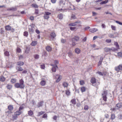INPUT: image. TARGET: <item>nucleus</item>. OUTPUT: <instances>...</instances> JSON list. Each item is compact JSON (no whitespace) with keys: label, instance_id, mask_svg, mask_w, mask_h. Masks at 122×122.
I'll use <instances>...</instances> for the list:
<instances>
[{"label":"nucleus","instance_id":"obj_1","mask_svg":"<svg viewBox=\"0 0 122 122\" xmlns=\"http://www.w3.org/2000/svg\"><path fill=\"white\" fill-rule=\"evenodd\" d=\"M24 83L22 79H21L20 80V82L15 83V87L17 88H23L24 87Z\"/></svg>","mask_w":122,"mask_h":122},{"label":"nucleus","instance_id":"obj_2","mask_svg":"<svg viewBox=\"0 0 122 122\" xmlns=\"http://www.w3.org/2000/svg\"><path fill=\"white\" fill-rule=\"evenodd\" d=\"M91 82L92 83L93 86L97 87L100 84L98 81H96V79L94 77L92 78L91 80Z\"/></svg>","mask_w":122,"mask_h":122},{"label":"nucleus","instance_id":"obj_3","mask_svg":"<svg viewBox=\"0 0 122 122\" xmlns=\"http://www.w3.org/2000/svg\"><path fill=\"white\" fill-rule=\"evenodd\" d=\"M79 38L78 36H76L72 39V44L73 46H75L76 44L75 41H79Z\"/></svg>","mask_w":122,"mask_h":122},{"label":"nucleus","instance_id":"obj_4","mask_svg":"<svg viewBox=\"0 0 122 122\" xmlns=\"http://www.w3.org/2000/svg\"><path fill=\"white\" fill-rule=\"evenodd\" d=\"M51 14V13L48 12H46L44 14V17L46 19H48L49 18V15Z\"/></svg>","mask_w":122,"mask_h":122},{"label":"nucleus","instance_id":"obj_5","mask_svg":"<svg viewBox=\"0 0 122 122\" xmlns=\"http://www.w3.org/2000/svg\"><path fill=\"white\" fill-rule=\"evenodd\" d=\"M107 94V91H104L102 92V95L103 98V100L105 101H107V98L106 97V95Z\"/></svg>","mask_w":122,"mask_h":122},{"label":"nucleus","instance_id":"obj_6","mask_svg":"<svg viewBox=\"0 0 122 122\" xmlns=\"http://www.w3.org/2000/svg\"><path fill=\"white\" fill-rule=\"evenodd\" d=\"M115 70L117 72L119 71H120L122 70V65H120L118 66L115 67Z\"/></svg>","mask_w":122,"mask_h":122},{"label":"nucleus","instance_id":"obj_7","mask_svg":"<svg viewBox=\"0 0 122 122\" xmlns=\"http://www.w3.org/2000/svg\"><path fill=\"white\" fill-rule=\"evenodd\" d=\"M56 35L54 32H52L51 33L50 38L51 40H53L56 37Z\"/></svg>","mask_w":122,"mask_h":122},{"label":"nucleus","instance_id":"obj_8","mask_svg":"<svg viewBox=\"0 0 122 122\" xmlns=\"http://www.w3.org/2000/svg\"><path fill=\"white\" fill-rule=\"evenodd\" d=\"M122 107V103H120L117 104L115 107L116 109H118Z\"/></svg>","mask_w":122,"mask_h":122},{"label":"nucleus","instance_id":"obj_9","mask_svg":"<svg viewBox=\"0 0 122 122\" xmlns=\"http://www.w3.org/2000/svg\"><path fill=\"white\" fill-rule=\"evenodd\" d=\"M114 48L113 47H112L111 48L106 47L104 49V51L106 52H108L111 50H114Z\"/></svg>","mask_w":122,"mask_h":122},{"label":"nucleus","instance_id":"obj_10","mask_svg":"<svg viewBox=\"0 0 122 122\" xmlns=\"http://www.w3.org/2000/svg\"><path fill=\"white\" fill-rule=\"evenodd\" d=\"M81 21H78L75 22L74 23H71L69 24V25L72 26H75L77 25V24H80Z\"/></svg>","mask_w":122,"mask_h":122},{"label":"nucleus","instance_id":"obj_11","mask_svg":"<svg viewBox=\"0 0 122 122\" xmlns=\"http://www.w3.org/2000/svg\"><path fill=\"white\" fill-rule=\"evenodd\" d=\"M17 10V8L15 6V7H12L10 8L7 9V10L8 11H16Z\"/></svg>","mask_w":122,"mask_h":122},{"label":"nucleus","instance_id":"obj_12","mask_svg":"<svg viewBox=\"0 0 122 122\" xmlns=\"http://www.w3.org/2000/svg\"><path fill=\"white\" fill-rule=\"evenodd\" d=\"M51 66H53V67L52 68V71L54 72H56V68H58L57 65H52Z\"/></svg>","mask_w":122,"mask_h":122},{"label":"nucleus","instance_id":"obj_13","mask_svg":"<svg viewBox=\"0 0 122 122\" xmlns=\"http://www.w3.org/2000/svg\"><path fill=\"white\" fill-rule=\"evenodd\" d=\"M43 103V101H41L39 102L38 103V104L37 105V106L38 108L42 107Z\"/></svg>","mask_w":122,"mask_h":122},{"label":"nucleus","instance_id":"obj_14","mask_svg":"<svg viewBox=\"0 0 122 122\" xmlns=\"http://www.w3.org/2000/svg\"><path fill=\"white\" fill-rule=\"evenodd\" d=\"M68 56L71 58H72L73 55L72 52L70 51L68 52Z\"/></svg>","mask_w":122,"mask_h":122},{"label":"nucleus","instance_id":"obj_15","mask_svg":"<svg viewBox=\"0 0 122 122\" xmlns=\"http://www.w3.org/2000/svg\"><path fill=\"white\" fill-rule=\"evenodd\" d=\"M5 28V30H11L12 29L11 27L9 25L6 26Z\"/></svg>","mask_w":122,"mask_h":122},{"label":"nucleus","instance_id":"obj_16","mask_svg":"<svg viewBox=\"0 0 122 122\" xmlns=\"http://www.w3.org/2000/svg\"><path fill=\"white\" fill-rule=\"evenodd\" d=\"M97 29L96 28H92L89 30L92 33H94L97 30Z\"/></svg>","mask_w":122,"mask_h":122},{"label":"nucleus","instance_id":"obj_17","mask_svg":"<svg viewBox=\"0 0 122 122\" xmlns=\"http://www.w3.org/2000/svg\"><path fill=\"white\" fill-rule=\"evenodd\" d=\"M16 69L18 71H22L23 70L22 68L19 66L17 67Z\"/></svg>","mask_w":122,"mask_h":122},{"label":"nucleus","instance_id":"obj_18","mask_svg":"<svg viewBox=\"0 0 122 122\" xmlns=\"http://www.w3.org/2000/svg\"><path fill=\"white\" fill-rule=\"evenodd\" d=\"M75 51L76 53L77 54H79L80 53L81 50L79 49L78 48H76L75 50Z\"/></svg>","mask_w":122,"mask_h":122},{"label":"nucleus","instance_id":"obj_19","mask_svg":"<svg viewBox=\"0 0 122 122\" xmlns=\"http://www.w3.org/2000/svg\"><path fill=\"white\" fill-rule=\"evenodd\" d=\"M46 50L48 51H51L52 50L51 48L49 46H47L46 47Z\"/></svg>","mask_w":122,"mask_h":122},{"label":"nucleus","instance_id":"obj_20","mask_svg":"<svg viewBox=\"0 0 122 122\" xmlns=\"http://www.w3.org/2000/svg\"><path fill=\"white\" fill-rule=\"evenodd\" d=\"M58 76V78L56 81V82H58L60 81V80L61 79V76H59V75H56V76Z\"/></svg>","mask_w":122,"mask_h":122},{"label":"nucleus","instance_id":"obj_21","mask_svg":"<svg viewBox=\"0 0 122 122\" xmlns=\"http://www.w3.org/2000/svg\"><path fill=\"white\" fill-rule=\"evenodd\" d=\"M37 44V41H33L31 44V45L33 46H35Z\"/></svg>","mask_w":122,"mask_h":122},{"label":"nucleus","instance_id":"obj_22","mask_svg":"<svg viewBox=\"0 0 122 122\" xmlns=\"http://www.w3.org/2000/svg\"><path fill=\"white\" fill-rule=\"evenodd\" d=\"M24 64V63L22 62L19 61L17 63V65H18L22 66Z\"/></svg>","mask_w":122,"mask_h":122},{"label":"nucleus","instance_id":"obj_23","mask_svg":"<svg viewBox=\"0 0 122 122\" xmlns=\"http://www.w3.org/2000/svg\"><path fill=\"white\" fill-rule=\"evenodd\" d=\"M46 83V81L44 80H42L41 82V85L42 86L45 85Z\"/></svg>","mask_w":122,"mask_h":122},{"label":"nucleus","instance_id":"obj_24","mask_svg":"<svg viewBox=\"0 0 122 122\" xmlns=\"http://www.w3.org/2000/svg\"><path fill=\"white\" fill-rule=\"evenodd\" d=\"M21 112L19 110V111H17L15 112V114L16 115H19L21 114Z\"/></svg>","mask_w":122,"mask_h":122},{"label":"nucleus","instance_id":"obj_25","mask_svg":"<svg viewBox=\"0 0 122 122\" xmlns=\"http://www.w3.org/2000/svg\"><path fill=\"white\" fill-rule=\"evenodd\" d=\"M31 6L32 7L35 8H38V6L36 4H33L31 5Z\"/></svg>","mask_w":122,"mask_h":122},{"label":"nucleus","instance_id":"obj_26","mask_svg":"<svg viewBox=\"0 0 122 122\" xmlns=\"http://www.w3.org/2000/svg\"><path fill=\"white\" fill-rule=\"evenodd\" d=\"M4 54L5 56H8L10 55L9 52L7 51H5L4 52Z\"/></svg>","mask_w":122,"mask_h":122},{"label":"nucleus","instance_id":"obj_27","mask_svg":"<svg viewBox=\"0 0 122 122\" xmlns=\"http://www.w3.org/2000/svg\"><path fill=\"white\" fill-rule=\"evenodd\" d=\"M108 1V0H106L105 1H102V2H101L100 3V5H102V4H105L107 3Z\"/></svg>","mask_w":122,"mask_h":122},{"label":"nucleus","instance_id":"obj_28","mask_svg":"<svg viewBox=\"0 0 122 122\" xmlns=\"http://www.w3.org/2000/svg\"><path fill=\"white\" fill-rule=\"evenodd\" d=\"M8 108L9 110L11 111L13 109V107L12 106L10 105L8 106Z\"/></svg>","mask_w":122,"mask_h":122},{"label":"nucleus","instance_id":"obj_29","mask_svg":"<svg viewBox=\"0 0 122 122\" xmlns=\"http://www.w3.org/2000/svg\"><path fill=\"white\" fill-rule=\"evenodd\" d=\"M5 80V78L3 76H1L0 78V81H4Z\"/></svg>","mask_w":122,"mask_h":122},{"label":"nucleus","instance_id":"obj_30","mask_svg":"<svg viewBox=\"0 0 122 122\" xmlns=\"http://www.w3.org/2000/svg\"><path fill=\"white\" fill-rule=\"evenodd\" d=\"M115 115L114 114H112L111 115V119L112 120H113L115 118Z\"/></svg>","mask_w":122,"mask_h":122},{"label":"nucleus","instance_id":"obj_31","mask_svg":"<svg viewBox=\"0 0 122 122\" xmlns=\"http://www.w3.org/2000/svg\"><path fill=\"white\" fill-rule=\"evenodd\" d=\"M28 115L30 116H32L33 114V112L32 111L30 110L28 111Z\"/></svg>","mask_w":122,"mask_h":122},{"label":"nucleus","instance_id":"obj_32","mask_svg":"<svg viewBox=\"0 0 122 122\" xmlns=\"http://www.w3.org/2000/svg\"><path fill=\"white\" fill-rule=\"evenodd\" d=\"M30 50V48L29 47H26V50L25 51V52L28 53L29 52Z\"/></svg>","mask_w":122,"mask_h":122},{"label":"nucleus","instance_id":"obj_33","mask_svg":"<svg viewBox=\"0 0 122 122\" xmlns=\"http://www.w3.org/2000/svg\"><path fill=\"white\" fill-rule=\"evenodd\" d=\"M63 85L64 87H67L68 86V84L66 82H63Z\"/></svg>","mask_w":122,"mask_h":122},{"label":"nucleus","instance_id":"obj_34","mask_svg":"<svg viewBox=\"0 0 122 122\" xmlns=\"http://www.w3.org/2000/svg\"><path fill=\"white\" fill-rule=\"evenodd\" d=\"M86 91V88L85 87H83L81 88V91L82 92H85Z\"/></svg>","mask_w":122,"mask_h":122},{"label":"nucleus","instance_id":"obj_35","mask_svg":"<svg viewBox=\"0 0 122 122\" xmlns=\"http://www.w3.org/2000/svg\"><path fill=\"white\" fill-rule=\"evenodd\" d=\"M58 17L59 19H61L63 17V15L62 14H60L58 15Z\"/></svg>","mask_w":122,"mask_h":122},{"label":"nucleus","instance_id":"obj_36","mask_svg":"<svg viewBox=\"0 0 122 122\" xmlns=\"http://www.w3.org/2000/svg\"><path fill=\"white\" fill-rule=\"evenodd\" d=\"M29 30L30 32V33H32L34 31V30L32 28H29Z\"/></svg>","mask_w":122,"mask_h":122},{"label":"nucleus","instance_id":"obj_37","mask_svg":"<svg viewBox=\"0 0 122 122\" xmlns=\"http://www.w3.org/2000/svg\"><path fill=\"white\" fill-rule=\"evenodd\" d=\"M71 102L73 104H76V99H72L71 100Z\"/></svg>","mask_w":122,"mask_h":122},{"label":"nucleus","instance_id":"obj_38","mask_svg":"<svg viewBox=\"0 0 122 122\" xmlns=\"http://www.w3.org/2000/svg\"><path fill=\"white\" fill-rule=\"evenodd\" d=\"M114 45L116 46L117 48H119V45L117 42H114Z\"/></svg>","mask_w":122,"mask_h":122},{"label":"nucleus","instance_id":"obj_39","mask_svg":"<svg viewBox=\"0 0 122 122\" xmlns=\"http://www.w3.org/2000/svg\"><path fill=\"white\" fill-rule=\"evenodd\" d=\"M96 73L100 75H102V76H103L104 75V73L103 72H100L98 71H97Z\"/></svg>","mask_w":122,"mask_h":122},{"label":"nucleus","instance_id":"obj_40","mask_svg":"<svg viewBox=\"0 0 122 122\" xmlns=\"http://www.w3.org/2000/svg\"><path fill=\"white\" fill-rule=\"evenodd\" d=\"M39 56L38 54H36L34 55V58L36 59H38L39 58Z\"/></svg>","mask_w":122,"mask_h":122},{"label":"nucleus","instance_id":"obj_41","mask_svg":"<svg viewBox=\"0 0 122 122\" xmlns=\"http://www.w3.org/2000/svg\"><path fill=\"white\" fill-rule=\"evenodd\" d=\"M6 87L7 89H10L12 88V86L11 85H10L9 84H8L7 85Z\"/></svg>","mask_w":122,"mask_h":122},{"label":"nucleus","instance_id":"obj_42","mask_svg":"<svg viewBox=\"0 0 122 122\" xmlns=\"http://www.w3.org/2000/svg\"><path fill=\"white\" fill-rule=\"evenodd\" d=\"M111 27L112 30H116V27L115 26H113L112 25H111Z\"/></svg>","mask_w":122,"mask_h":122},{"label":"nucleus","instance_id":"obj_43","mask_svg":"<svg viewBox=\"0 0 122 122\" xmlns=\"http://www.w3.org/2000/svg\"><path fill=\"white\" fill-rule=\"evenodd\" d=\"M11 82L12 83H14L16 82V79H11Z\"/></svg>","mask_w":122,"mask_h":122},{"label":"nucleus","instance_id":"obj_44","mask_svg":"<svg viewBox=\"0 0 122 122\" xmlns=\"http://www.w3.org/2000/svg\"><path fill=\"white\" fill-rule=\"evenodd\" d=\"M28 35V33L27 32L25 31L24 32V36L27 37Z\"/></svg>","mask_w":122,"mask_h":122},{"label":"nucleus","instance_id":"obj_45","mask_svg":"<svg viewBox=\"0 0 122 122\" xmlns=\"http://www.w3.org/2000/svg\"><path fill=\"white\" fill-rule=\"evenodd\" d=\"M106 42L108 43H110L111 42V39H107L105 41Z\"/></svg>","mask_w":122,"mask_h":122},{"label":"nucleus","instance_id":"obj_46","mask_svg":"<svg viewBox=\"0 0 122 122\" xmlns=\"http://www.w3.org/2000/svg\"><path fill=\"white\" fill-rule=\"evenodd\" d=\"M44 113V112L43 111H41V112H39L38 115L39 116H40L43 114Z\"/></svg>","mask_w":122,"mask_h":122},{"label":"nucleus","instance_id":"obj_47","mask_svg":"<svg viewBox=\"0 0 122 122\" xmlns=\"http://www.w3.org/2000/svg\"><path fill=\"white\" fill-rule=\"evenodd\" d=\"M102 58V61H99L98 63V65L99 66L102 63V59H103V58L102 57H101V59Z\"/></svg>","mask_w":122,"mask_h":122},{"label":"nucleus","instance_id":"obj_48","mask_svg":"<svg viewBox=\"0 0 122 122\" xmlns=\"http://www.w3.org/2000/svg\"><path fill=\"white\" fill-rule=\"evenodd\" d=\"M21 51V50L19 48H17V52L18 53H20Z\"/></svg>","mask_w":122,"mask_h":122},{"label":"nucleus","instance_id":"obj_49","mask_svg":"<svg viewBox=\"0 0 122 122\" xmlns=\"http://www.w3.org/2000/svg\"><path fill=\"white\" fill-rule=\"evenodd\" d=\"M41 69H44L45 68V66L44 65H41Z\"/></svg>","mask_w":122,"mask_h":122},{"label":"nucleus","instance_id":"obj_50","mask_svg":"<svg viewBox=\"0 0 122 122\" xmlns=\"http://www.w3.org/2000/svg\"><path fill=\"white\" fill-rule=\"evenodd\" d=\"M88 106L86 105L84 106V109L85 110H88Z\"/></svg>","mask_w":122,"mask_h":122},{"label":"nucleus","instance_id":"obj_51","mask_svg":"<svg viewBox=\"0 0 122 122\" xmlns=\"http://www.w3.org/2000/svg\"><path fill=\"white\" fill-rule=\"evenodd\" d=\"M116 23H117L120 25H122V23L120 21H116Z\"/></svg>","mask_w":122,"mask_h":122},{"label":"nucleus","instance_id":"obj_52","mask_svg":"<svg viewBox=\"0 0 122 122\" xmlns=\"http://www.w3.org/2000/svg\"><path fill=\"white\" fill-rule=\"evenodd\" d=\"M80 84L81 85H83L84 83V81H80Z\"/></svg>","mask_w":122,"mask_h":122},{"label":"nucleus","instance_id":"obj_53","mask_svg":"<svg viewBox=\"0 0 122 122\" xmlns=\"http://www.w3.org/2000/svg\"><path fill=\"white\" fill-rule=\"evenodd\" d=\"M66 41V40L65 39H61V42L62 43H64Z\"/></svg>","mask_w":122,"mask_h":122},{"label":"nucleus","instance_id":"obj_54","mask_svg":"<svg viewBox=\"0 0 122 122\" xmlns=\"http://www.w3.org/2000/svg\"><path fill=\"white\" fill-rule=\"evenodd\" d=\"M71 17L73 19H75L76 18V17L75 16V15L73 14H72Z\"/></svg>","mask_w":122,"mask_h":122},{"label":"nucleus","instance_id":"obj_55","mask_svg":"<svg viewBox=\"0 0 122 122\" xmlns=\"http://www.w3.org/2000/svg\"><path fill=\"white\" fill-rule=\"evenodd\" d=\"M76 27H71L70 28V30H73L76 29Z\"/></svg>","mask_w":122,"mask_h":122},{"label":"nucleus","instance_id":"obj_56","mask_svg":"<svg viewBox=\"0 0 122 122\" xmlns=\"http://www.w3.org/2000/svg\"><path fill=\"white\" fill-rule=\"evenodd\" d=\"M70 93V92L68 91H66V94L67 95H69Z\"/></svg>","mask_w":122,"mask_h":122},{"label":"nucleus","instance_id":"obj_57","mask_svg":"<svg viewBox=\"0 0 122 122\" xmlns=\"http://www.w3.org/2000/svg\"><path fill=\"white\" fill-rule=\"evenodd\" d=\"M118 55L120 56H122V53L120 52H118Z\"/></svg>","mask_w":122,"mask_h":122},{"label":"nucleus","instance_id":"obj_58","mask_svg":"<svg viewBox=\"0 0 122 122\" xmlns=\"http://www.w3.org/2000/svg\"><path fill=\"white\" fill-rule=\"evenodd\" d=\"M105 117L107 118H108L109 117V115L108 114H106L105 115Z\"/></svg>","mask_w":122,"mask_h":122},{"label":"nucleus","instance_id":"obj_59","mask_svg":"<svg viewBox=\"0 0 122 122\" xmlns=\"http://www.w3.org/2000/svg\"><path fill=\"white\" fill-rule=\"evenodd\" d=\"M47 117V115L46 114H44L43 116V118H46Z\"/></svg>","mask_w":122,"mask_h":122},{"label":"nucleus","instance_id":"obj_60","mask_svg":"<svg viewBox=\"0 0 122 122\" xmlns=\"http://www.w3.org/2000/svg\"><path fill=\"white\" fill-rule=\"evenodd\" d=\"M23 107L22 106H20L19 108V111H20L23 108Z\"/></svg>","mask_w":122,"mask_h":122},{"label":"nucleus","instance_id":"obj_61","mask_svg":"<svg viewBox=\"0 0 122 122\" xmlns=\"http://www.w3.org/2000/svg\"><path fill=\"white\" fill-rule=\"evenodd\" d=\"M51 0L52 3H54L56 2V0Z\"/></svg>","mask_w":122,"mask_h":122},{"label":"nucleus","instance_id":"obj_62","mask_svg":"<svg viewBox=\"0 0 122 122\" xmlns=\"http://www.w3.org/2000/svg\"><path fill=\"white\" fill-rule=\"evenodd\" d=\"M17 116L16 115L14 116L13 117V119L14 120L15 119H16L17 118Z\"/></svg>","mask_w":122,"mask_h":122},{"label":"nucleus","instance_id":"obj_63","mask_svg":"<svg viewBox=\"0 0 122 122\" xmlns=\"http://www.w3.org/2000/svg\"><path fill=\"white\" fill-rule=\"evenodd\" d=\"M36 32L38 34H39L40 33V31H39V30H38L37 29H36Z\"/></svg>","mask_w":122,"mask_h":122},{"label":"nucleus","instance_id":"obj_64","mask_svg":"<svg viewBox=\"0 0 122 122\" xmlns=\"http://www.w3.org/2000/svg\"><path fill=\"white\" fill-rule=\"evenodd\" d=\"M35 26V25H34L33 24H32L30 25V26H31V28H33Z\"/></svg>","mask_w":122,"mask_h":122}]
</instances>
